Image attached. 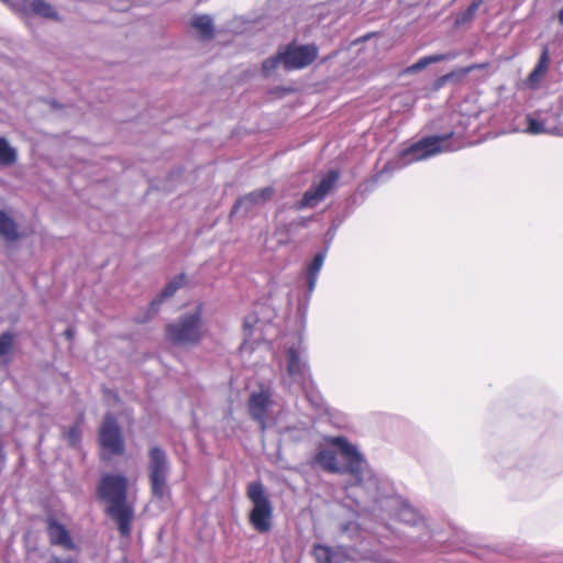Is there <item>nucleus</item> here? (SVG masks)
Here are the masks:
<instances>
[{"mask_svg":"<svg viewBox=\"0 0 563 563\" xmlns=\"http://www.w3.org/2000/svg\"><path fill=\"white\" fill-rule=\"evenodd\" d=\"M308 221H309V220H308L307 218H299L295 223H296V225H298V227H306V225H307V223H308Z\"/></svg>","mask_w":563,"mask_h":563,"instance_id":"33","label":"nucleus"},{"mask_svg":"<svg viewBox=\"0 0 563 563\" xmlns=\"http://www.w3.org/2000/svg\"><path fill=\"white\" fill-rule=\"evenodd\" d=\"M455 56H456V54H454V53L434 54V55L423 56L419 60H417L415 64L409 66L406 71L410 73V74L418 73V71H421L422 69H424L430 64L443 62L446 59H452V58H455Z\"/></svg>","mask_w":563,"mask_h":563,"instance_id":"16","label":"nucleus"},{"mask_svg":"<svg viewBox=\"0 0 563 563\" xmlns=\"http://www.w3.org/2000/svg\"><path fill=\"white\" fill-rule=\"evenodd\" d=\"M18 161V153L14 147H12L8 140L3 136H0V165L1 166H11L15 164Z\"/></svg>","mask_w":563,"mask_h":563,"instance_id":"19","label":"nucleus"},{"mask_svg":"<svg viewBox=\"0 0 563 563\" xmlns=\"http://www.w3.org/2000/svg\"><path fill=\"white\" fill-rule=\"evenodd\" d=\"M129 478L123 474L104 473L96 487L97 499L104 504V514L117 525L122 538L132 533L134 504L129 501Z\"/></svg>","mask_w":563,"mask_h":563,"instance_id":"1","label":"nucleus"},{"mask_svg":"<svg viewBox=\"0 0 563 563\" xmlns=\"http://www.w3.org/2000/svg\"><path fill=\"white\" fill-rule=\"evenodd\" d=\"M45 530L51 545L59 547L66 551L76 550V543L70 531L54 515L45 518Z\"/></svg>","mask_w":563,"mask_h":563,"instance_id":"11","label":"nucleus"},{"mask_svg":"<svg viewBox=\"0 0 563 563\" xmlns=\"http://www.w3.org/2000/svg\"><path fill=\"white\" fill-rule=\"evenodd\" d=\"M527 121H528L527 132H529L531 134H540L545 131L542 123L539 122L538 120H536L531 117H528Z\"/></svg>","mask_w":563,"mask_h":563,"instance_id":"28","label":"nucleus"},{"mask_svg":"<svg viewBox=\"0 0 563 563\" xmlns=\"http://www.w3.org/2000/svg\"><path fill=\"white\" fill-rule=\"evenodd\" d=\"M30 8L35 14L42 15L44 18L57 19L56 11L49 3L45 2L44 0H33L30 3Z\"/></svg>","mask_w":563,"mask_h":563,"instance_id":"23","label":"nucleus"},{"mask_svg":"<svg viewBox=\"0 0 563 563\" xmlns=\"http://www.w3.org/2000/svg\"><path fill=\"white\" fill-rule=\"evenodd\" d=\"M453 132L426 136L412 144L410 147L402 152V155H411L412 159L421 161L427 157L437 155L442 152L454 151L455 147L451 146L448 142L453 136Z\"/></svg>","mask_w":563,"mask_h":563,"instance_id":"7","label":"nucleus"},{"mask_svg":"<svg viewBox=\"0 0 563 563\" xmlns=\"http://www.w3.org/2000/svg\"><path fill=\"white\" fill-rule=\"evenodd\" d=\"M99 444L102 449L101 457L110 460L124 453V438L113 413L104 415L98 433Z\"/></svg>","mask_w":563,"mask_h":563,"instance_id":"6","label":"nucleus"},{"mask_svg":"<svg viewBox=\"0 0 563 563\" xmlns=\"http://www.w3.org/2000/svg\"><path fill=\"white\" fill-rule=\"evenodd\" d=\"M483 2L484 0H472L467 9L456 15L455 24L463 25L471 22L474 19L476 12L478 11L479 7L483 4Z\"/></svg>","mask_w":563,"mask_h":563,"instance_id":"21","label":"nucleus"},{"mask_svg":"<svg viewBox=\"0 0 563 563\" xmlns=\"http://www.w3.org/2000/svg\"><path fill=\"white\" fill-rule=\"evenodd\" d=\"M74 334H75V332H74V330H73L71 328H68V329H66V330L64 331V335H65V338H66L67 340H73Z\"/></svg>","mask_w":563,"mask_h":563,"instance_id":"32","label":"nucleus"},{"mask_svg":"<svg viewBox=\"0 0 563 563\" xmlns=\"http://www.w3.org/2000/svg\"><path fill=\"white\" fill-rule=\"evenodd\" d=\"M280 51L284 57V68L288 71L306 68L318 57V47L314 44L290 43Z\"/></svg>","mask_w":563,"mask_h":563,"instance_id":"8","label":"nucleus"},{"mask_svg":"<svg viewBox=\"0 0 563 563\" xmlns=\"http://www.w3.org/2000/svg\"><path fill=\"white\" fill-rule=\"evenodd\" d=\"M273 405V393L269 387L260 386L257 391H253L247 400V410L252 420L257 422L264 431L266 429L267 412Z\"/></svg>","mask_w":563,"mask_h":563,"instance_id":"10","label":"nucleus"},{"mask_svg":"<svg viewBox=\"0 0 563 563\" xmlns=\"http://www.w3.org/2000/svg\"><path fill=\"white\" fill-rule=\"evenodd\" d=\"M330 443L340 450L342 456L346 460V465L340 466L336 453L328 449L319 450L314 455V462L328 473H347L355 479L356 484H361L366 468V462L362 454L344 437L332 438Z\"/></svg>","mask_w":563,"mask_h":563,"instance_id":"2","label":"nucleus"},{"mask_svg":"<svg viewBox=\"0 0 563 563\" xmlns=\"http://www.w3.org/2000/svg\"><path fill=\"white\" fill-rule=\"evenodd\" d=\"M190 25L199 33L202 40H210L214 36L212 19L208 15L195 16Z\"/></svg>","mask_w":563,"mask_h":563,"instance_id":"15","label":"nucleus"},{"mask_svg":"<svg viewBox=\"0 0 563 563\" xmlns=\"http://www.w3.org/2000/svg\"><path fill=\"white\" fill-rule=\"evenodd\" d=\"M84 422V416L80 415L74 424L65 432V438L70 446H77L81 441V426Z\"/></svg>","mask_w":563,"mask_h":563,"instance_id":"22","label":"nucleus"},{"mask_svg":"<svg viewBox=\"0 0 563 563\" xmlns=\"http://www.w3.org/2000/svg\"><path fill=\"white\" fill-rule=\"evenodd\" d=\"M339 178L340 173L338 170H329L324 176H322L318 184H312L303 194L301 200L296 203V209L301 210L305 208L316 207L332 191Z\"/></svg>","mask_w":563,"mask_h":563,"instance_id":"9","label":"nucleus"},{"mask_svg":"<svg viewBox=\"0 0 563 563\" xmlns=\"http://www.w3.org/2000/svg\"><path fill=\"white\" fill-rule=\"evenodd\" d=\"M461 77H459V69H454L441 77H439L435 81V87L437 88H441L443 87L446 82L451 81V80H454V79H460Z\"/></svg>","mask_w":563,"mask_h":563,"instance_id":"29","label":"nucleus"},{"mask_svg":"<svg viewBox=\"0 0 563 563\" xmlns=\"http://www.w3.org/2000/svg\"><path fill=\"white\" fill-rule=\"evenodd\" d=\"M549 67V49L544 47L536 67L528 76V84L530 86L536 85L545 75Z\"/></svg>","mask_w":563,"mask_h":563,"instance_id":"17","label":"nucleus"},{"mask_svg":"<svg viewBox=\"0 0 563 563\" xmlns=\"http://www.w3.org/2000/svg\"><path fill=\"white\" fill-rule=\"evenodd\" d=\"M170 464L166 452L158 445L148 450L147 476L152 498L158 501L169 497L168 485Z\"/></svg>","mask_w":563,"mask_h":563,"instance_id":"5","label":"nucleus"},{"mask_svg":"<svg viewBox=\"0 0 563 563\" xmlns=\"http://www.w3.org/2000/svg\"><path fill=\"white\" fill-rule=\"evenodd\" d=\"M558 20L561 25H563V8L558 13Z\"/></svg>","mask_w":563,"mask_h":563,"instance_id":"34","label":"nucleus"},{"mask_svg":"<svg viewBox=\"0 0 563 563\" xmlns=\"http://www.w3.org/2000/svg\"><path fill=\"white\" fill-rule=\"evenodd\" d=\"M186 283L185 274H179L174 279H172L163 290L151 301L148 305L147 311L144 317L136 319L139 323H144L153 318L159 310V306L168 298H170L177 289L183 287Z\"/></svg>","mask_w":563,"mask_h":563,"instance_id":"12","label":"nucleus"},{"mask_svg":"<svg viewBox=\"0 0 563 563\" xmlns=\"http://www.w3.org/2000/svg\"><path fill=\"white\" fill-rule=\"evenodd\" d=\"M0 235L8 242H15L20 238L16 223L2 210H0Z\"/></svg>","mask_w":563,"mask_h":563,"instance_id":"14","label":"nucleus"},{"mask_svg":"<svg viewBox=\"0 0 563 563\" xmlns=\"http://www.w3.org/2000/svg\"><path fill=\"white\" fill-rule=\"evenodd\" d=\"M274 194L275 189L272 186L254 190L249 195L241 197L236 200V202L233 206L232 213L236 212L243 202H247L250 205H257L271 200Z\"/></svg>","mask_w":563,"mask_h":563,"instance_id":"13","label":"nucleus"},{"mask_svg":"<svg viewBox=\"0 0 563 563\" xmlns=\"http://www.w3.org/2000/svg\"><path fill=\"white\" fill-rule=\"evenodd\" d=\"M325 251L319 252L318 254L314 255L312 262L308 266L307 282L310 291H312L316 286L318 274L323 265Z\"/></svg>","mask_w":563,"mask_h":563,"instance_id":"18","label":"nucleus"},{"mask_svg":"<svg viewBox=\"0 0 563 563\" xmlns=\"http://www.w3.org/2000/svg\"><path fill=\"white\" fill-rule=\"evenodd\" d=\"M202 306L179 316L165 327V339L174 346L187 347L198 345L206 335L202 319Z\"/></svg>","mask_w":563,"mask_h":563,"instance_id":"3","label":"nucleus"},{"mask_svg":"<svg viewBox=\"0 0 563 563\" xmlns=\"http://www.w3.org/2000/svg\"><path fill=\"white\" fill-rule=\"evenodd\" d=\"M279 65L284 66V57L280 49L276 55L271 56L263 62L262 71L265 76H269L278 68Z\"/></svg>","mask_w":563,"mask_h":563,"instance_id":"24","label":"nucleus"},{"mask_svg":"<svg viewBox=\"0 0 563 563\" xmlns=\"http://www.w3.org/2000/svg\"><path fill=\"white\" fill-rule=\"evenodd\" d=\"M488 66H489V63H478V64H472L470 66L459 68V77H465L473 70L485 69Z\"/></svg>","mask_w":563,"mask_h":563,"instance_id":"30","label":"nucleus"},{"mask_svg":"<svg viewBox=\"0 0 563 563\" xmlns=\"http://www.w3.org/2000/svg\"><path fill=\"white\" fill-rule=\"evenodd\" d=\"M246 497L252 503L249 522L258 533H267L273 528L274 507L262 482L247 484Z\"/></svg>","mask_w":563,"mask_h":563,"instance_id":"4","label":"nucleus"},{"mask_svg":"<svg viewBox=\"0 0 563 563\" xmlns=\"http://www.w3.org/2000/svg\"><path fill=\"white\" fill-rule=\"evenodd\" d=\"M14 344V334L4 332L0 335V357L9 354Z\"/></svg>","mask_w":563,"mask_h":563,"instance_id":"26","label":"nucleus"},{"mask_svg":"<svg viewBox=\"0 0 563 563\" xmlns=\"http://www.w3.org/2000/svg\"><path fill=\"white\" fill-rule=\"evenodd\" d=\"M48 563H78V562L71 558L62 559L58 556H54Z\"/></svg>","mask_w":563,"mask_h":563,"instance_id":"31","label":"nucleus"},{"mask_svg":"<svg viewBox=\"0 0 563 563\" xmlns=\"http://www.w3.org/2000/svg\"><path fill=\"white\" fill-rule=\"evenodd\" d=\"M332 547L316 544L312 554L317 563H331Z\"/></svg>","mask_w":563,"mask_h":563,"instance_id":"25","label":"nucleus"},{"mask_svg":"<svg viewBox=\"0 0 563 563\" xmlns=\"http://www.w3.org/2000/svg\"><path fill=\"white\" fill-rule=\"evenodd\" d=\"M287 372L290 376H302L305 373V364L301 363L299 354L291 347L287 352Z\"/></svg>","mask_w":563,"mask_h":563,"instance_id":"20","label":"nucleus"},{"mask_svg":"<svg viewBox=\"0 0 563 563\" xmlns=\"http://www.w3.org/2000/svg\"><path fill=\"white\" fill-rule=\"evenodd\" d=\"M349 560V555L344 548L336 547L332 548L331 563H345Z\"/></svg>","mask_w":563,"mask_h":563,"instance_id":"27","label":"nucleus"}]
</instances>
